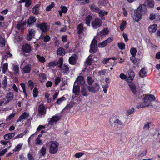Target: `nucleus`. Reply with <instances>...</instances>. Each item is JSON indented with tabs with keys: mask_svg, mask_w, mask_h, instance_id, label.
I'll return each instance as SVG.
<instances>
[{
	"mask_svg": "<svg viewBox=\"0 0 160 160\" xmlns=\"http://www.w3.org/2000/svg\"><path fill=\"white\" fill-rule=\"evenodd\" d=\"M90 10L92 12L97 13L99 12V9L94 4H91L89 6Z\"/></svg>",
	"mask_w": 160,
	"mask_h": 160,
	"instance_id": "18",
	"label": "nucleus"
},
{
	"mask_svg": "<svg viewBox=\"0 0 160 160\" xmlns=\"http://www.w3.org/2000/svg\"><path fill=\"white\" fill-rule=\"evenodd\" d=\"M148 5L150 8H153L154 7V2L153 0H147Z\"/></svg>",
	"mask_w": 160,
	"mask_h": 160,
	"instance_id": "36",
	"label": "nucleus"
},
{
	"mask_svg": "<svg viewBox=\"0 0 160 160\" xmlns=\"http://www.w3.org/2000/svg\"><path fill=\"white\" fill-rule=\"evenodd\" d=\"M36 33V32L35 30L33 29H31L29 31V33L27 36L26 39L28 40H31L32 37L34 36Z\"/></svg>",
	"mask_w": 160,
	"mask_h": 160,
	"instance_id": "16",
	"label": "nucleus"
},
{
	"mask_svg": "<svg viewBox=\"0 0 160 160\" xmlns=\"http://www.w3.org/2000/svg\"><path fill=\"white\" fill-rule=\"evenodd\" d=\"M97 45H90L89 52H91L90 50H91L93 52L95 53L97 51Z\"/></svg>",
	"mask_w": 160,
	"mask_h": 160,
	"instance_id": "44",
	"label": "nucleus"
},
{
	"mask_svg": "<svg viewBox=\"0 0 160 160\" xmlns=\"http://www.w3.org/2000/svg\"><path fill=\"white\" fill-rule=\"evenodd\" d=\"M55 4L54 2H52L50 5L47 6L46 8V10L47 11H50L51 9L54 7Z\"/></svg>",
	"mask_w": 160,
	"mask_h": 160,
	"instance_id": "39",
	"label": "nucleus"
},
{
	"mask_svg": "<svg viewBox=\"0 0 160 160\" xmlns=\"http://www.w3.org/2000/svg\"><path fill=\"white\" fill-rule=\"evenodd\" d=\"M8 78L6 76H5L3 78L2 82V87L5 88L7 86Z\"/></svg>",
	"mask_w": 160,
	"mask_h": 160,
	"instance_id": "32",
	"label": "nucleus"
},
{
	"mask_svg": "<svg viewBox=\"0 0 160 160\" xmlns=\"http://www.w3.org/2000/svg\"><path fill=\"white\" fill-rule=\"evenodd\" d=\"M37 19H36L34 16H31L28 20L27 23L28 25H30L35 22Z\"/></svg>",
	"mask_w": 160,
	"mask_h": 160,
	"instance_id": "23",
	"label": "nucleus"
},
{
	"mask_svg": "<svg viewBox=\"0 0 160 160\" xmlns=\"http://www.w3.org/2000/svg\"><path fill=\"white\" fill-rule=\"evenodd\" d=\"M135 76V74L132 70H131L129 71L128 77L123 73H121L120 75V77L121 79L125 80L126 81L128 82L132 81Z\"/></svg>",
	"mask_w": 160,
	"mask_h": 160,
	"instance_id": "3",
	"label": "nucleus"
},
{
	"mask_svg": "<svg viewBox=\"0 0 160 160\" xmlns=\"http://www.w3.org/2000/svg\"><path fill=\"white\" fill-rule=\"evenodd\" d=\"M40 5L39 4H37L34 6L32 9V12L35 15H37L38 14L39 9V8Z\"/></svg>",
	"mask_w": 160,
	"mask_h": 160,
	"instance_id": "24",
	"label": "nucleus"
},
{
	"mask_svg": "<svg viewBox=\"0 0 160 160\" xmlns=\"http://www.w3.org/2000/svg\"><path fill=\"white\" fill-rule=\"evenodd\" d=\"M48 145L49 147V150L50 153L54 154L57 152L59 145L58 142L55 141H51L48 143Z\"/></svg>",
	"mask_w": 160,
	"mask_h": 160,
	"instance_id": "2",
	"label": "nucleus"
},
{
	"mask_svg": "<svg viewBox=\"0 0 160 160\" xmlns=\"http://www.w3.org/2000/svg\"><path fill=\"white\" fill-rule=\"evenodd\" d=\"M43 37V41L44 42H47L50 41L51 40L50 36L48 35H46L45 36L42 35Z\"/></svg>",
	"mask_w": 160,
	"mask_h": 160,
	"instance_id": "54",
	"label": "nucleus"
},
{
	"mask_svg": "<svg viewBox=\"0 0 160 160\" xmlns=\"http://www.w3.org/2000/svg\"><path fill=\"white\" fill-rule=\"evenodd\" d=\"M127 138L126 135L122 133L120 138V141L122 143H123L126 142Z\"/></svg>",
	"mask_w": 160,
	"mask_h": 160,
	"instance_id": "41",
	"label": "nucleus"
},
{
	"mask_svg": "<svg viewBox=\"0 0 160 160\" xmlns=\"http://www.w3.org/2000/svg\"><path fill=\"white\" fill-rule=\"evenodd\" d=\"M13 93L11 92H9L8 93L6 96V98L7 99L10 100H12L13 98Z\"/></svg>",
	"mask_w": 160,
	"mask_h": 160,
	"instance_id": "33",
	"label": "nucleus"
},
{
	"mask_svg": "<svg viewBox=\"0 0 160 160\" xmlns=\"http://www.w3.org/2000/svg\"><path fill=\"white\" fill-rule=\"evenodd\" d=\"M13 71L15 74H16L19 73V67L17 65H14L13 68Z\"/></svg>",
	"mask_w": 160,
	"mask_h": 160,
	"instance_id": "48",
	"label": "nucleus"
},
{
	"mask_svg": "<svg viewBox=\"0 0 160 160\" xmlns=\"http://www.w3.org/2000/svg\"><path fill=\"white\" fill-rule=\"evenodd\" d=\"M36 144L39 145H42L43 143L42 142V140L40 139L39 138H37L35 140Z\"/></svg>",
	"mask_w": 160,
	"mask_h": 160,
	"instance_id": "61",
	"label": "nucleus"
},
{
	"mask_svg": "<svg viewBox=\"0 0 160 160\" xmlns=\"http://www.w3.org/2000/svg\"><path fill=\"white\" fill-rule=\"evenodd\" d=\"M158 28L157 25L156 24L150 25L148 28V30L151 34L154 33L156 31Z\"/></svg>",
	"mask_w": 160,
	"mask_h": 160,
	"instance_id": "15",
	"label": "nucleus"
},
{
	"mask_svg": "<svg viewBox=\"0 0 160 160\" xmlns=\"http://www.w3.org/2000/svg\"><path fill=\"white\" fill-rule=\"evenodd\" d=\"M97 13L99 14V16L102 18L105 15H107L108 14V12H105L104 11H102L100 9L99 11Z\"/></svg>",
	"mask_w": 160,
	"mask_h": 160,
	"instance_id": "40",
	"label": "nucleus"
},
{
	"mask_svg": "<svg viewBox=\"0 0 160 160\" xmlns=\"http://www.w3.org/2000/svg\"><path fill=\"white\" fill-rule=\"evenodd\" d=\"M147 12L146 6L144 4H140L137 9L134 10L133 19L138 22L142 19L143 15H145Z\"/></svg>",
	"mask_w": 160,
	"mask_h": 160,
	"instance_id": "1",
	"label": "nucleus"
},
{
	"mask_svg": "<svg viewBox=\"0 0 160 160\" xmlns=\"http://www.w3.org/2000/svg\"><path fill=\"white\" fill-rule=\"evenodd\" d=\"M57 65V63H56V62L55 61L50 62L48 63V66L52 67H54Z\"/></svg>",
	"mask_w": 160,
	"mask_h": 160,
	"instance_id": "62",
	"label": "nucleus"
},
{
	"mask_svg": "<svg viewBox=\"0 0 160 160\" xmlns=\"http://www.w3.org/2000/svg\"><path fill=\"white\" fill-rule=\"evenodd\" d=\"M107 45L106 42H104V41L102 42L99 43L98 44V47L100 48H104Z\"/></svg>",
	"mask_w": 160,
	"mask_h": 160,
	"instance_id": "57",
	"label": "nucleus"
},
{
	"mask_svg": "<svg viewBox=\"0 0 160 160\" xmlns=\"http://www.w3.org/2000/svg\"><path fill=\"white\" fill-rule=\"evenodd\" d=\"M144 100L146 102H148V103H151V102L154 101L156 100V98L153 95L149 94L147 95L145 98H143Z\"/></svg>",
	"mask_w": 160,
	"mask_h": 160,
	"instance_id": "14",
	"label": "nucleus"
},
{
	"mask_svg": "<svg viewBox=\"0 0 160 160\" xmlns=\"http://www.w3.org/2000/svg\"><path fill=\"white\" fill-rule=\"evenodd\" d=\"M23 26L21 25L20 22H19L16 26L17 28L19 30H21L22 32L24 31V28H23Z\"/></svg>",
	"mask_w": 160,
	"mask_h": 160,
	"instance_id": "55",
	"label": "nucleus"
},
{
	"mask_svg": "<svg viewBox=\"0 0 160 160\" xmlns=\"http://www.w3.org/2000/svg\"><path fill=\"white\" fill-rule=\"evenodd\" d=\"M139 76L142 78H143L147 75V72L145 71V69L144 68H142L139 72Z\"/></svg>",
	"mask_w": 160,
	"mask_h": 160,
	"instance_id": "31",
	"label": "nucleus"
},
{
	"mask_svg": "<svg viewBox=\"0 0 160 160\" xmlns=\"http://www.w3.org/2000/svg\"><path fill=\"white\" fill-rule=\"evenodd\" d=\"M60 8H61V11L63 12L64 13H66L68 11V9L67 8L64 6H63L62 5H61Z\"/></svg>",
	"mask_w": 160,
	"mask_h": 160,
	"instance_id": "56",
	"label": "nucleus"
},
{
	"mask_svg": "<svg viewBox=\"0 0 160 160\" xmlns=\"http://www.w3.org/2000/svg\"><path fill=\"white\" fill-rule=\"evenodd\" d=\"M118 47L120 50H123L125 49V45L123 42H118Z\"/></svg>",
	"mask_w": 160,
	"mask_h": 160,
	"instance_id": "38",
	"label": "nucleus"
},
{
	"mask_svg": "<svg viewBox=\"0 0 160 160\" xmlns=\"http://www.w3.org/2000/svg\"><path fill=\"white\" fill-rule=\"evenodd\" d=\"M20 85L22 88L23 92L24 93V97H27V95L26 92V87L25 84L23 82L21 83L20 84Z\"/></svg>",
	"mask_w": 160,
	"mask_h": 160,
	"instance_id": "37",
	"label": "nucleus"
},
{
	"mask_svg": "<svg viewBox=\"0 0 160 160\" xmlns=\"http://www.w3.org/2000/svg\"><path fill=\"white\" fill-rule=\"evenodd\" d=\"M102 25V21L98 18H95L92 22V26L94 29L100 27Z\"/></svg>",
	"mask_w": 160,
	"mask_h": 160,
	"instance_id": "9",
	"label": "nucleus"
},
{
	"mask_svg": "<svg viewBox=\"0 0 160 160\" xmlns=\"http://www.w3.org/2000/svg\"><path fill=\"white\" fill-rule=\"evenodd\" d=\"M81 93L82 96L85 97L88 96L90 94L89 92L87 89L83 87L81 88Z\"/></svg>",
	"mask_w": 160,
	"mask_h": 160,
	"instance_id": "25",
	"label": "nucleus"
},
{
	"mask_svg": "<svg viewBox=\"0 0 160 160\" xmlns=\"http://www.w3.org/2000/svg\"><path fill=\"white\" fill-rule=\"evenodd\" d=\"M103 91L104 92L106 93L107 92V89L108 88V84H106L102 86Z\"/></svg>",
	"mask_w": 160,
	"mask_h": 160,
	"instance_id": "63",
	"label": "nucleus"
},
{
	"mask_svg": "<svg viewBox=\"0 0 160 160\" xmlns=\"http://www.w3.org/2000/svg\"><path fill=\"white\" fill-rule=\"evenodd\" d=\"M85 81L84 80V78L82 76H78L76 78L74 84L77 83L78 85L79 86L80 85H82L85 84Z\"/></svg>",
	"mask_w": 160,
	"mask_h": 160,
	"instance_id": "11",
	"label": "nucleus"
},
{
	"mask_svg": "<svg viewBox=\"0 0 160 160\" xmlns=\"http://www.w3.org/2000/svg\"><path fill=\"white\" fill-rule=\"evenodd\" d=\"M127 25V22L125 21H123L122 23L120 24V29L121 31H122L125 28Z\"/></svg>",
	"mask_w": 160,
	"mask_h": 160,
	"instance_id": "34",
	"label": "nucleus"
},
{
	"mask_svg": "<svg viewBox=\"0 0 160 160\" xmlns=\"http://www.w3.org/2000/svg\"><path fill=\"white\" fill-rule=\"evenodd\" d=\"M87 81L88 84L89 85H91L94 82V80L92 79V78L91 77L88 76L87 77Z\"/></svg>",
	"mask_w": 160,
	"mask_h": 160,
	"instance_id": "49",
	"label": "nucleus"
},
{
	"mask_svg": "<svg viewBox=\"0 0 160 160\" xmlns=\"http://www.w3.org/2000/svg\"><path fill=\"white\" fill-rule=\"evenodd\" d=\"M8 69V64L5 63L2 66V72L5 73Z\"/></svg>",
	"mask_w": 160,
	"mask_h": 160,
	"instance_id": "51",
	"label": "nucleus"
},
{
	"mask_svg": "<svg viewBox=\"0 0 160 160\" xmlns=\"http://www.w3.org/2000/svg\"><path fill=\"white\" fill-rule=\"evenodd\" d=\"M108 33L109 30L108 28H104L98 33L99 35L102 37L108 34Z\"/></svg>",
	"mask_w": 160,
	"mask_h": 160,
	"instance_id": "22",
	"label": "nucleus"
},
{
	"mask_svg": "<svg viewBox=\"0 0 160 160\" xmlns=\"http://www.w3.org/2000/svg\"><path fill=\"white\" fill-rule=\"evenodd\" d=\"M37 27L39 28L42 32L44 33L47 32L49 28V26L47 25V23L45 22L38 24L37 25Z\"/></svg>",
	"mask_w": 160,
	"mask_h": 160,
	"instance_id": "6",
	"label": "nucleus"
},
{
	"mask_svg": "<svg viewBox=\"0 0 160 160\" xmlns=\"http://www.w3.org/2000/svg\"><path fill=\"white\" fill-rule=\"evenodd\" d=\"M29 116L28 114L26 112H24L19 117L17 121V122H21L23 119H26L29 117Z\"/></svg>",
	"mask_w": 160,
	"mask_h": 160,
	"instance_id": "17",
	"label": "nucleus"
},
{
	"mask_svg": "<svg viewBox=\"0 0 160 160\" xmlns=\"http://www.w3.org/2000/svg\"><path fill=\"white\" fill-rule=\"evenodd\" d=\"M22 146V144L20 143L18 144L15 147V151H18L20 150L21 149Z\"/></svg>",
	"mask_w": 160,
	"mask_h": 160,
	"instance_id": "59",
	"label": "nucleus"
},
{
	"mask_svg": "<svg viewBox=\"0 0 160 160\" xmlns=\"http://www.w3.org/2000/svg\"><path fill=\"white\" fill-rule=\"evenodd\" d=\"M153 105L152 103L149 102L148 103V102H146L144 100L143 102L141 103H139L136 106L137 108L139 109L140 108H143L146 107H152Z\"/></svg>",
	"mask_w": 160,
	"mask_h": 160,
	"instance_id": "10",
	"label": "nucleus"
},
{
	"mask_svg": "<svg viewBox=\"0 0 160 160\" xmlns=\"http://www.w3.org/2000/svg\"><path fill=\"white\" fill-rule=\"evenodd\" d=\"M76 55L74 54L69 57V62L70 64L74 65L76 63Z\"/></svg>",
	"mask_w": 160,
	"mask_h": 160,
	"instance_id": "21",
	"label": "nucleus"
},
{
	"mask_svg": "<svg viewBox=\"0 0 160 160\" xmlns=\"http://www.w3.org/2000/svg\"><path fill=\"white\" fill-rule=\"evenodd\" d=\"M86 65L87 66L91 65L92 63V60L91 58H88L86 61Z\"/></svg>",
	"mask_w": 160,
	"mask_h": 160,
	"instance_id": "50",
	"label": "nucleus"
},
{
	"mask_svg": "<svg viewBox=\"0 0 160 160\" xmlns=\"http://www.w3.org/2000/svg\"><path fill=\"white\" fill-rule=\"evenodd\" d=\"M32 47L29 44H25L22 46V50L25 53H29L31 51Z\"/></svg>",
	"mask_w": 160,
	"mask_h": 160,
	"instance_id": "12",
	"label": "nucleus"
},
{
	"mask_svg": "<svg viewBox=\"0 0 160 160\" xmlns=\"http://www.w3.org/2000/svg\"><path fill=\"white\" fill-rule=\"evenodd\" d=\"M31 70V65L29 64L26 65L22 68V70L25 73H29Z\"/></svg>",
	"mask_w": 160,
	"mask_h": 160,
	"instance_id": "28",
	"label": "nucleus"
},
{
	"mask_svg": "<svg viewBox=\"0 0 160 160\" xmlns=\"http://www.w3.org/2000/svg\"><path fill=\"white\" fill-rule=\"evenodd\" d=\"M92 18V16L90 15L87 16L85 19V23L88 26H90L91 20Z\"/></svg>",
	"mask_w": 160,
	"mask_h": 160,
	"instance_id": "26",
	"label": "nucleus"
},
{
	"mask_svg": "<svg viewBox=\"0 0 160 160\" xmlns=\"http://www.w3.org/2000/svg\"><path fill=\"white\" fill-rule=\"evenodd\" d=\"M128 85L129 86L130 89L132 92L133 93V94L134 95H136V97H137V98H141L142 97V95H141L140 96H137L136 95V87L134 84V83L131 81V82H128Z\"/></svg>",
	"mask_w": 160,
	"mask_h": 160,
	"instance_id": "7",
	"label": "nucleus"
},
{
	"mask_svg": "<svg viewBox=\"0 0 160 160\" xmlns=\"http://www.w3.org/2000/svg\"><path fill=\"white\" fill-rule=\"evenodd\" d=\"M61 115L57 116L55 115L53 116L51 118L48 119V124L49 125H53L54 123H56L59 121L61 118Z\"/></svg>",
	"mask_w": 160,
	"mask_h": 160,
	"instance_id": "5",
	"label": "nucleus"
},
{
	"mask_svg": "<svg viewBox=\"0 0 160 160\" xmlns=\"http://www.w3.org/2000/svg\"><path fill=\"white\" fill-rule=\"evenodd\" d=\"M78 33V34L82 33L83 31V27L82 23H80L78 25L77 27Z\"/></svg>",
	"mask_w": 160,
	"mask_h": 160,
	"instance_id": "29",
	"label": "nucleus"
},
{
	"mask_svg": "<svg viewBox=\"0 0 160 160\" xmlns=\"http://www.w3.org/2000/svg\"><path fill=\"white\" fill-rule=\"evenodd\" d=\"M66 99V98L64 97V96H62L60 98L58 99L56 103L58 104L59 105L62 102Z\"/></svg>",
	"mask_w": 160,
	"mask_h": 160,
	"instance_id": "35",
	"label": "nucleus"
},
{
	"mask_svg": "<svg viewBox=\"0 0 160 160\" xmlns=\"http://www.w3.org/2000/svg\"><path fill=\"white\" fill-rule=\"evenodd\" d=\"M113 41V38L111 37H109L106 40H104V42H106L107 43V44L108 45V43H109L112 42Z\"/></svg>",
	"mask_w": 160,
	"mask_h": 160,
	"instance_id": "64",
	"label": "nucleus"
},
{
	"mask_svg": "<svg viewBox=\"0 0 160 160\" xmlns=\"http://www.w3.org/2000/svg\"><path fill=\"white\" fill-rule=\"evenodd\" d=\"M84 154L82 152H80L76 153L75 155V157L77 158H79Z\"/></svg>",
	"mask_w": 160,
	"mask_h": 160,
	"instance_id": "58",
	"label": "nucleus"
},
{
	"mask_svg": "<svg viewBox=\"0 0 160 160\" xmlns=\"http://www.w3.org/2000/svg\"><path fill=\"white\" fill-rule=\"evenodd\" d=\"M56 53L58 56H63L65 54L66 52L64 48L60 47L57 49Z\"/></svg>",
	"mask_w": 160,
	"mask_h": 160,
	"instance_id": "19",
	"label": "nucleus"
},
{
	"mask_svg": "<svg viewBox=\"0 0 160 160\" xmlns=\"http://www.w3.org/2000/svg\"><path fill=\"white\" fill-rule=\"evenodd\" d=\"M61 69L62 73L64 74H67L69 71V67L66 65H64Z\"/></svg>",
	"mask_w": 160,
	"mask_h": 160,
	"instance_id": "27",
	"label": "nucleus"
},
{
	"mask_svg": "<svg viewBox=\"0 0 160 160\" xmlns=\"http://www.w3.org/2000/svg\"><path fill=\"white\" fill-rule=\"evenodd\" d=\"M111 119H110L109 121V123L111 124V126L112 127H113V125H115L116 124H117L119 126H122L123 125V123L121 122V121L118 119H117L114 120L113 122V123H112V122L111 121Z\"/></svg>",
	"mask_w": 160,
	"mask_h": 160,
	"instance_id": "20",
	"label": "nucleus"
},
{
	"mask_svg": "<svg viewBox=\"0 0 160 160\" xmlns=\"http://www.w3.org/2000/svg\"><path fill=\"white\" fill-rule=\"evenodd\" d=\"M130 52L131 55H132L133 57H135L136 55L137 49L136 48H132L130 49Z\"/></svg>",
	"mask_w": 160,
	"mask_h": 160,
	"instance_id": "42",
	"label": "nucleus"
},
{
	"mask_svg": "<svg viewBox=\"0 0 160 160\" xmlns=\"http://www.w3.org/2000/svg\"><path fill=\"white\" fill-rule=\"evenodd\" d=\"M39 77L40 78H42V80H45L47 79V77L44 73H41L39 75Z\"/></svg>",
	"mask_w": 160,
	"mask_h": 160,
	"instance_id": "60",
	"label": "nucleus"
},
{
	"mask_svg": "<svg viewBox=\"0 0 160 160\" xmlns=\"http://www.w3.org/2000/svg\"><path fill=\"white\" fill-rule=\"evenodd\" d=\"M100 86L99 85L95 83L94 84V86H88V91L92 93H96L98 92Z\"/></svg>",
	"mask_w": 160,
	"mask_h": 160,
	"instance_id": "8",
	"label": "nucleus"
},
{
	"mask_svg": "<svg viewBox=\"0 0 160 160\" xmlns=\"http://www.w3.org/2000/svg\"><path fill=\"white\" fill-rule=\"evenodd\" d=\"M46 149L43 146L40 150V152L42 156H44L46 154Z\"/></svg>",
	"mask_w": 160,
	"mask_h": 160,
	"instance_id": "47",
	"label": "nucleus"
},
{
	"mask_svg": "<svg viewBox=\"0 0 160 160\" xmlns=\"http://www.w3.org/2000/svg\"><path fill=\"white\" fill-rule=\"evenodd\" d=\"M15 135L14 133H10L4 135V139L6 140H8L12 138Z\"/></svg>",
	"mask_w": 160,
	"mask_h": 160,
	"instance_id": "30",
	"label": "nucleus"
},
{
	"mask_svg": "<svg viewBox=\"0 0 160 160\" xmlns=\"http://www.w3.org/2000/svg\"><path fill=\"white\" fill-rule=\"evenodd\" d=\"M28 132V130H25L23 132L17 135L16 136L15 138H22L23 136L26 134Z\"/></svg>",
	"mask_w": 160,
	"mask_h": 160,
	"instance_id": "45",
	"label": "nucleus"
},
{
	"mask_svg": "<svg viewBox=\"0 0 160 160\" xmlns=\"http://www.w3.org/2000/svg\"><path fill=\"white\" fill-rule=\"evenodd\" d=\"M33 97L34 98H36L38 97V88H35L33 90Z\"/></svg>",
	"mask_w": 160,
	"mask_h": 160,
	"instance_id": "53",
	"label": "nucleus"
},
{
	"mask_svg": "<svg viewBox=\"0 0 160 160\" xmlns=\"http://www.w3.org/2000/svg\"><path fill=\"white\" fill-rule=\"evenodd\" d=\"M6 40L5 38H0V45H1V47H3L5 45Z\"/></svg>",
	"mask_w": 160,
	"mask_h": 160,
	"instance_id": "52",
	"label": "nucleus"
},
{
	"mask_svg": "<svg viewBox=\"0 0 160 160\" xmlns=\"http://www.w3.org/2000/svg\"><path fill=\"white\" fill-rule=\"evenodd\" d=\"M80 91V86L74 84L73 85L72 92L74 95L77 96L79 95Z\"/></svg>",
	"mask_w": 160,
	"mask_h": 160,
	"instance_id": "13",
	"label": "nucleus"
},
{
	"mask_svg": "<svg viewBox=\"0 0 160 160\" xmlns=\"http://www.w3.org/2000/svg\"><path fill=\"white\" fill-rule=\"evenodd\" d=\"M61 81V78L59 77H57L55 79L54 86H57L58 85L59 83Z\"/></svg>",
	"mask_w": 160,
	"mask_h": 160,
	"instance_id": "46",
	"label": "nucleus"
},
{
	"mask_svg": "<svg viewBox=\"0 0 160 160\" xmlns=\"http://www.w3.org/2000/svg\"><path fill=\"white\" fill-rule=\"evenodd\" d=\"M38 116L41 118L44 117L47 112V109L43 104L39 105L38 108Z\"/></svg>",
	"mask_w": 160,
	"mask_h": 160,
	"instance_id": "4",
	"label": "nucleus"
},
{
	"mask_svg": "<svg viewBox=\"0 0 160 160\" xmlns=\"http://www.w3.org/2000/svg\"><path fill=\"white\" fill-rule=\"evenodd\" d=\"M36 56L37 58L38 59L40 62L42 63H43L45 62L46 60L45 58L43 56H40L39 55H37Z\"/></svg>",
	"mask_w": 160,
	"mask_h": 160,
	"instance_id": "43",
	"label": "nucleus"
}]
</instances>
